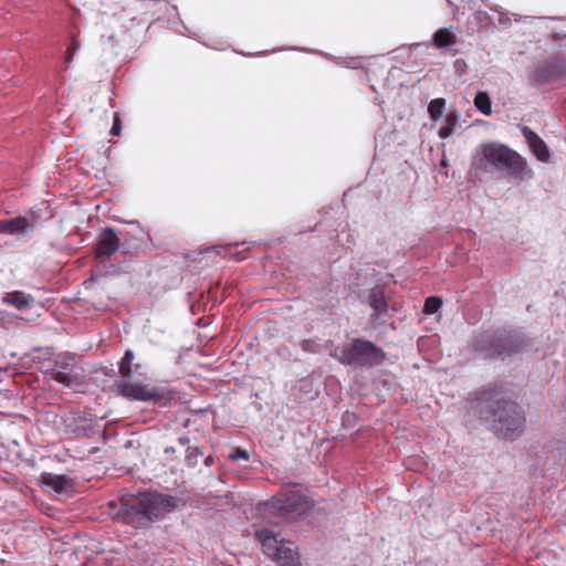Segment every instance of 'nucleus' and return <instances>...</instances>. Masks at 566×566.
<instances>
[{
    "label": "nucleus",
    "mask_w": 566,
    "mask_h": 566,
    "mask_svg": "<svg viewBox=\"0 0 566 566\" xmlns=\"http://www.w3.org/2000/svg\"><path fill=\"white\" fill-rule=\"evenodd\" d=\"M120 242L115 230L111 227L105 228L99 234L96 248L94 250L97 259L109 258L119 249Z\"/></svg>",
    "instance_id": "11"
},
{
    "label": "nucleus",
    "mask_w": 566,
    "mask_h": 566,
    "mask_svg": "<svg viewBox=\"0 0 566 566\" xmlns=\"http://www.w3.org/2000/svg\"><path fill=\"white\" fill-rule=\"evenodd\" d=\"M521 130L534 156L542 163H548L551 153L546 143L527 126H523Z\"/></svg>",
    "instance_id": "12"
},
{
    "label": "nucleus",
    "mask_w": 566,
    "mask_h": 566,
    "mask_svg": "<svg viewBox=\"0 0 566 566\" xmlns=\"http://www.w3.org/2000/svg\"><path fill=\"white\" fill-rule=\"evenodd\" d=\"M34 301L33 296L21 291L9 292L3 296V302L18 310L28 307Z\"/></svg>",
    "instance_id": "15"
},
{
    "label": "nucleus",
    "mask_w": 566,
    "mask_h": 566,
    "mask_svg": "<svg viewBox=\"0 0 566 566\" xmlns=\"http://www.w3.org/2000/svg\"><path fill=\"white\" fill-rule=\"evenodd\" d=\"M33 222L25 217H15L11 219L0 220V233L20 234L32 229Z\"/></svg>",
    "instance_id": "13"
},
{
    "label": "nucleus",
    "mask_w": 566,
    "mask_h": 566,
    "mask_svg": "<svg viewBox=\"0 0 566 566\" xmlns=\"http://www.w3.org/2000/svg\"><path fill=\"white\" fill-rule=\"evenodd\" d=\"M446 106L444 98H434L429 103L428 112L432 120H437L441 117Z\"/></svg>",
    "instance_id": "21"
},
{
    "label": "nucleus",
    "mask_w": 566,
    "mask_h": 566,
    "mask_svg": "<svg viewBox=\"0 0 566 566\" xmlns=\"http://www.w3.org/2000/svg\"><path fill=\"white\" fill-rule=\"evenodd\" d=\"M41 480L46 486L51 488L57 493L63 492L67 486V478L65 475L45 472L41 475Z\"/></svg>",
    "instance_id": "16"
},
{
    "label": "nucleus",
    "mask_w": 566,
    "mask_h": 566,
    "mask_svg": "<svg viewBox=\"0 0 566 566\" xmlns=\"http://www.w3.org/2000/svg\"><path fill=\"white\" fill-rule=\"evenodd\" d=\"M473 164L479 169L491 167L503 177L523 181L533 177L526 159L509 146L495 142L483 143L478 149Z\"/></svg>",
    "instance_id": "1"
},
{
    "label": "nucleus",
    "mask_w": 566,
    "mask_h": 566,
    "mask_svg": "<svg viewBox=\"0 0 566 566\" xmlns=\"http://www.w3.org/2000/svg\"><path fill=\"white\" fill-rule=\"evenodd\" d=\"M229 457H230V459H231V460H233V461H237V460H240V459L248 461V460H249V458H250V457H249V453H248L245 450L240 449V448L234 449V450L230 453V455H229Z\"/></svg>",
    "instance_id": "26"
},
{
    "label": "nucleus",
    "mask_w": 566,
    "mask_h": 566,
    "mask_svg": "<svg viewBox=\"0 0 566 566\" xmlns=\"http://www.w3.org/2000/svg\"><path fill=\"white\" fill-rule=\"evenodd\" d=\"M471 346L481 358L504 359L521 352L525 342L517 335L485 331L473 338Z\"/></svg>",
    "instance_id": "4"
},
{
    "label": "nucleus",
    "mask_w": 566,
    "mask_h": 566,
    "mask_svg": "<svg viewBox=\"0 0 566 566\" xmlns=\"http://www.w3.org/2000/svg\"><path fill=\"white\" fill-rule=\"evenodd\" d=\"M458 118L459 116L455 111L448 113L444 125L439 129V136L441 138H448L453 134Z\"/></svg>",
    "instance_id": "19"
},
{
    "label": "nucleus",
    "mask_w": 566,
    "mask_h": 566,
    "mask_svg": "<svg viewBox=\"0 0 566 566\" xmlns=\"http://www.w3.org/2000/svg\"><path fill=\"white\" fill-rule=\"evenodd\" d=\"M331 356L344 365L368 368L382 364L387 358L382 348L364 338L353 339L350 344L343 347L339 356L336 350Z\"/></svg>",
    "instance_id": "5"
},
{
    "label": "nucleus",
    "mask_w": 566,
    "mask_h": 566,
    "mask_svg": "<svg viewBox=\"0 0 566 566\" xmlns=\"http://www.w3.org/2000/svg\"><path fill=\"white\" fill-rule=\"evenodd\" d=\"M77 48H78V41H77L76 36L73 35L72 39H71V43H70V45H69V48L66 50V54H65V62L66 63L72 62L73 56H74Z\"/></svg>",
    "instance_id": "24"
},
{
    "label": "nucleus",
    "mask_w": 566,
    "mask_h": 566,
    "mask_svg": "<svg viewBox=\"0 0 566 566\" xmlns=\"http://www.w3.org/2000/svg\"><path fill=\"white\" fill-rule=\"evenodd\" d=\"M315 345V343L313 340H310V339H305L302 342V349L305 350V352H312L313 350V346Z\"/></svg>",
    "instance_id": "27"
},
{
    "label": "nucleus",
    "mask_w": 566,
    "mask_h": 566,
    "mask_svg": "<svg viewBox=\"0 0 566 566\" xmlns=\"http://www.w3.org/2000/svg\"><path fill=\"white\" fill-rule=\"evenodd\" d=\"M73 357L72 356H59L54 365L46 370V375L67 387L73 384Z\"/></svg>",
    "instance_id": "10"
},
{
    "label": "nucleus",
    "mask_w": 566,
    "mask_h": 566,
    "mask_svg": "<svg viewBox=\"0 0 566 566\" xmlns=\"http://www.w3.org/2000/svg\"><path fill=\"white\" fill-rule=\"evenodd\" d=\"M480 416L490 424L494 433L503 439H513L524 429L525 416L521 407L499 394L484 398L480 407Z\"/></svg>",
    "instance_id": "2"
},
{
    "label": "nucleus",
    "mask_w": 566,
    "mask_h": 566,
    "mask_svg": "<svg viewBox=\"0 0 566 566\" xmlns=\"http://www.w3.org/2000/svg\"><path fill=\"white\" fill-rule=\"evenodd\" d=\"M133 359H134L133 350L127 349L125 352V354H124V357L118 363V370H119V374L123 377H126V378L132 377V375H133V369H132V361H133Z\"/></svg>",
    "instance_id": "20"
},
{
    "label": "nucleus",
    "mask_w": 566,
    "mask_h": 566,
    "mask_svg": "<svg viewBox=\"0 0 566 566\" xmlns=\"http://www.w3.org/2000/svg\"><path fill=\"white\" fill-rule=\"evenodd\" d=\"M172 509L171 496L146 492L122 497L116 515L123 523L140 528Z\"/></svg>",
    "instance_id": "3"
},
{
    "label": "nucleus",
    "mask_w": 566,
    "mask_h": 566,
    "mask_svg": "<svg viewBox=\"0 0 566 566\" xmlns=\"http://www.w3.org/2000/svg\"><path fill=\"white\" fill-rule=\"evenodd\" d=\"M446 1L448 2V4H449L450 7H454V8H455V4H454L453 0H446Z\"/></svg>",
    "instance_id": "29"
},
{
    "label": "nucleus",
    "mask_w": 566,
    "mask_h": 566,
    "mask_svg": "<svg viewBox=\"0 0 566 566\" xmlns=\"http://www.w3.org/2000/svg\"><path fill=\"white\" fill-rule=\"evenodd\" d=\"M458 36L449 29L441 28L433 33L432 43L437 49H446L457 44Z\"/></svg>",
    "instance_id": "14"
},
{
    "label": "nucleus",
    "mask_w": 566,
    "mask_h": 566,
    "mask_svg": "<svg viewBox=\"0 0 566 566\" xmlns=\"http://www.w3.org/2000/svg\"><path fill=\"white\" fill-rule=\"evenodd\" d=\"M115 388L119 396L128 400L154 402L163 407L171 400L168 389L140 381L119 380L115 382Z\"/></svg>",
    "instance_id": "7"
},
{
    "label": "nucleus",
    "mask_w": 566,
    "mask_h": 566,
    "mask_svg": "<svg viewBox=\"0 0 566 566\" xmlns=\"http://www.w3.org/2000/svg\"><path fill=\"white\" fill-rule=\"evenodd\" d=\"M442 305V301L437 296H429L424 301L423 313L424 314H433L436 313Z\"/></svg>",
    "instance_id": "23"
},
{
    "label": "nucleus",
    "mask_w": 566,
    "mask_h": 566,
    "mask_svg": "<svg viewBox=\"0 0 566 566\" xmlns=\"http://www.w3.org/2000/svg\"><path fill=\"white\" fill-rule=\"evenodd\" d=\"M255 538L261 543L263 553L281 566H301L294 543L279 539L277 534L268 528L255 531Z\"/></svg>",
    "instance_id": "6"
},
{
    "label": "nucleus",
    "mask_w": 566,
    "mask_h": 566,
    "mask_svg": "<svg viewBox=\"0 0 566 566\" xmlns=\"http://www.w3.org/2000/svg\"><path fill=\"white\" fill-rule=\"evenodd\" d=\"M474 106L484 115H491L492 103L486 92H478L474 97Z\"/></svg>",
    "instance_id": "18"
},
{
    "label": "nucleus",
    "mask_w": 566,
    "mask_h": 566,
    "mask_svg": "<svg viewBox=\"0 0 566 566\" xmlns=\"http://www.w3.org/2000/svg\"><path fill=\"white\" fill-rule=\"evenodd\" d=\"M566 76V60L559 56H551L537 64L532 73L533 81L541 85L547 84Z\"/></svg>",
    "instance_id": "9"
},
{
    "label": "nucleus",
    "mask_w": 566,
    "mask_h": 566,
    "mask_svg": "<svg viewBox=\"0 0 566 566\" xmlns=\"http://www.w3.org/2000/svg\"><path fill=\"white\" fill-rule=\"evenodd\" d=\"M212 463H213V458L211 455L207 457L206 460H205V464L209 467Z\"/></svg>",
    "instance_id": "28"
},
{
    "label": "nucleus",
    "mask_w": 566,
    "mask_h": 566,
    "mask_svg": "<svg viewBox=\"0 0 566 566\" xmlns=\"http://www.w3.org/2000/svg\"><path fill=\"white\" fill-rule=\"evenodd\" d=\"M369 305L373 307L376 315H380L387 311L388 304L381 290L377 289L370 292Z\"/></svg>",
    "instance_id": "17"
},
{
    "label": "nucleus",
    "mask_w": 566,
    "mask_h": 566,
    "mask_svg": "<svg viewBox=\"0 0 566 566\" xmlns=\"http://www.w3.org/2000/svg\"><path fill=\"white\" fill-rule=\"evenodd\" d=\"M265 507L277 512L283 518H294L303 515L311 503L306 495L292 488L282 489L279 494L266 502Z\"/></svg>",
    "instance_id": "8"
},
{
    "label": "nucleus",
    "mask_w": 566,
    "mask_h": 566,
    "mask_svg": "<svg viewBox=\"0 0 566 566\" xmlns=\"http://www.w3.org/2000/svg\"><path fill=\"white\" fill-rule=\"evenodd\" d=\"M120 132H122L120 116H119V113H115L114 114L113 126L111 128V135L119 136Z\"/></svg>",
    "instance_id": "25"
},
{
    "label": "nucleus",
    "mask_w": 566,
    "mask_h": 566,
    "mask_svg": "<svg viewBox=\"0 0 566 566\" xmlns=\"http://www.w3.org/2000/svg\"><path fill=\"white\" fill-rule=\"evenodd\" d=\"M202 455L203 454L198 447H188L185 461L188 467L193 468L198 464L199 459Z\"/></svg>",
    "instance_id": "22"
}]
</instances>
